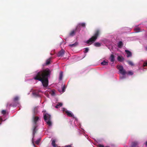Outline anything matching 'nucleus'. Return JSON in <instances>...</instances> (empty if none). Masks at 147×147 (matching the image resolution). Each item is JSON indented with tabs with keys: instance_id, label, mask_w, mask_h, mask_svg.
Wrapping results in <instances>:
<instances>
[{
	"instance_id": "nucleus-1",
	"label": "nucleus",
	"mask_w": 147,
	"mask_h": 147,
	"mask_svg": "<svg viewBox=\"0 0 147 147\" xmlns=\"http://www.w3.org/2000/svg\"><path fill=\"white\" fill-rule=\"evenodd\" d=\"M51 71L48 68L43 69L36 73L34 79L40 81L44 87H47L49 83L48 78L51 74Z\"/></svg>"
},
{
	"instance_id": "nucleus-2",
	"label": "nucleus",
	"mask_w": 147,
	"mask_h": 147,
	"mask_svg": "<svg viewBox=\"0 0 147 147\" xmlns=\"http://www.w3.org/2000/svg\"><path fill=\"white\" fill-rule=\"evenodd\" d=\"M100 33V30H98L96 31L94 35L86 41V43L88 44V45H89L94 43L97 39Z\"/></svg>"
},
{
	"instance_id": "nucleus-3",
	"label": "nucleus",
	"mask_w": 147,
	"mask_h": 147,
	"mask_svg": "<svg viewBox=\"0 0 147 147\" xmlns=\"http://www.w3.org/2000/svg\"><path fill=\"white\" fill-rule=\"evenodd\" d=\"M117 68L119 69L120 72L123 75H125L127 74V75L132 76L134 74V73L131 71H129L127 73L121 65H117Z\"/></svg>"
},
{
	"instance_id": "nucleus-4",
	"label": "nucleus",
	"mask_w": 147,
	"mask_h": 147,
	"mask_svg": "<svg viewBox=\"0 0 147 147\" xmlns=\"http://www.w3.org/2000/svg\"><path fill=\"white\" fill-rule=\"evenodd\" d=\"M33 137H34L35 134L36 133L37 129H36L38 127L37 124V121L39 119V117H33Z\"/></svg>"
},
{
	"instance_id": "nucleus-5",
	"label": "nucleus",
	"mask_w": 147,
	"mask_h": 147,
	"mask_svg": "<svg viewBox=\"0 0 147 147\" xmlns=\"http://www.w3.org/2000/svg\"><path fill=\"white\" fill-rule=\"evenodd\" d=\"M18 100L19 97L17 96H15L13 99V102L14 103V104H9V103H8L7 105V106H9L13 107L16 106L18 104Z\"/></svg>"
},
{
	"instance_id": "nucleus-6",
	"label": "nucleus",
	"mask_w": 147,
	"mask_h": 147,
	"mask_svg": "<svg viewBox=\"0 0 147 147\" xmlns=\"http://www.w3.org/2000/svg\"><path fill=\"white\" fill-rule=\"evenodd\" d=\"M45 112H46L45 111L44 113L43 114L44 120L45 121H46V120H51V115H50L45 113Z\"/></svg>"
},
{
	"instance_id": "nucleus-7",
	"label": "nucleus",
	"mask_w": 147,
	"mask_h": 147,
	"mask_svg": "<svg viewBox=\"0 0 147 147\" xmlns=\"http://www.w3.org/2000/svg\"><path fill=\"white\" fill-rule=\"evenodd\" d=\"M65 52V51H64L63 49H62L58 52L57 54V56L59 57H62L64 55Z\"/></svg>"
},
{
	"instance_id": "nucleus-8",
	"label": "nucleus",
	"mask_w": 147,
	"mask_h": 147,
	"mask_svg": "<svg viewBox=\"0 0 147 147\" xmlns=\"http://www.w3.org/2000/svg\"><path fill=\"white\" fill-rule=\"evenodd\" d=\"M41 91L38 90H34L32 92L33 95L35 96H39V93Z\"/></svg>"
},
{
	"instance_id": "nucleus-9",
	"label": "nucleus",
	"mask_w": 147,
	"mask_h": 147,
	"mask_svg": "<svg viewBox=\"0 0 147 147\" xmlns=\"http://www.w3.org/2000/svg\"><path fill=\"white\" fill-rule=\"evenodd\" d=\"M125 52L127 53V57H131L132 56L131 53L129 50H125Z\"/></svg>"
},
{
	"instance_id": "nucleus-10",
	"label": "nucleus",
	"mask_w": 147,
	"mask_h": 147,
	"mask_svg": "<svg viewBox=\"0 0 147 147\" xmlns=\"http://www.w3.org/2000/svg\"><path fill=\"white\" fill-rule=\"evenodd\" d=\"M65 112L66 113L68 116L70 117H73L74 115L71 113V112H69L67 110L65 111Z\"/></svg>"
},
{
	"instance_id": "nucleus-11",
	"label": "nucleus",
	"mask_w": 147,
	"mask_h": 147,
	"mask_svg": "<svg viewBox=\"0 0 147 147\" xmlns=\"http://www.w3.org/2000/svg\"><path fill=\"white\" fill-rule=\"evenodd\" d=\"M76 32V30H73L71 31L69 33V35L70 36H73L75 34Z\"/></svg>"
},
{
	"instance_id": "nucleus-12",
	"label": "nucleus",
	"mask_w": 147,
	"mask_h": 147,
	"mask_svg": "<svg viewBox=\"0 0 147 147\" xmlns=\"http://www.w3.org/2000/svg\"><path fill=\"white\" fill-rule=\"evenodd\" d=\"M110 59L111 62H113L115 61V56L114 55L112 54L111 55Z\"/></svg>"
},
{
	"instance_id": "nucleus-13",
	"label": "nucleus",
	"mask_w": 147,
	"mask_h": 147,
	"mask_svg": "<svg viewBox=\"0 0 147 147\" xmlns=\"http://www.w3.org/2000/svg\"><path fill=\"white\" fill-rule=\"evenodd\" d=\"M118 60L120 62H122L124 60V58L122 56H118L117 57Z\"/></svg>"
},
{
	"instance_id": "nucleus-14",
	"label": "nucleus",
	"mask_w": 147,
	"mask_h": 147,
	"mask_svg": "<svg viewBox=\"0 0 147 147\" xmlns=\"http://www.w3.org/2000/svg\"><path fill=\"white\" fill-rule=\"evenodd\" d=\"M80 26L83 27H85L86 26L85 24L84 23H80L77 26V28H78V27H80Z\"/></svg>"
},
{
	"instance_id": "nucleus-15",
	"label": "nucleus",
	"mask_w": 147,
	"mask_h": 147,
	"mask_svg": "<svg viewBox=\"0 0 147 147\" xmlns=\"http://www.w3.org/2000/svg\"><path fill=\"white\" fill-rule=\"evenodd\" d=\"M123 45V43L122 41H120L117 44L118 47L119 48H121Z\"/></svg>"
},
{
	"instance_id": "nucleus-16",
	"label": "nucleus",
	"mask_w": 147,
	"mask_h": 147,
	"mask_svg": "<svg viewBox=\"0 0 147 147\" xmlns=\"http://www.w3.org/2000/svg\"><path fill=\"white\" fill-rule=\"evenodd\" d=\"M78 43L77 42H75L74 43L72 44H70L69 45V46L71 47H75L78 45Z\"/></svg>"
},
{
	"instance_id": "nucleus-17",
	"label": "nucleus",
	"mask_w": 147,
	"mask_h": 147,
	"mask_svg": "<svg viewBox=\"0 0 147 147\" xmlns=\"http://www.w3.org/2000/svg\"><path fill=\"white\" fill-rule=\"evenodd\" d=\"M108 61L104 60L101 63V64L103 65H108Z\"/></svg>"
},
{
	"instance_id": "nucleus-18",
	"label": "nucleus",
	"mask_w": 147,
	"mask_h": 147,
	"mask_svg": "<svg viewBox=\"0 0 147 147\" xmlns=\"http://www.w3.org/2000/svg\"><path fill=\"white\" fill-rule=\"evenodd\" d=\"M63 76V73L62 72H61L59 74V80H62Z\"/></svg>"
},
{
	"instance_id": "nucleus-19",
	"label": "nucleus",
	"mask_w": 147,
	"mask_h": 147,
	"mask_svg": "<svg viewBox=\"0 0 147 147\" xmlns=\"http://www.w3.org/2000/svg\"><path fill=\"white\" fill-rule=\"evenodd\" d=\"M47 124L49 126H51L52 125V123L51 121V120H46L45 121Z\"/></svg>"
},
{
	"instance_id": "nucleus-20",
	"label": "nucleus",
	"mask_w": 147,
	"mask_h": 147,
	"mask_svg": "<svg viewBox=\"0 0 147 147\" xmlns=\"http://www.w3.org/2000/svg\"><path fill=\"white\" fill-rule=\"evenodd\" d=\"M62 105V104L61 103H59L55 107L56 108H58L59 107H61Z\"/></svg>"
},
{
	"instance_id": "nucleus-21",
	"label": "nucleus",
	"mask_w": 147,
	"mask_h": 147,
	"mask_svg": "<svg viewBox=\"0 0 147 147\" xmlns=\"http://www.w3.org/2000/svg\"><path fill=\"white\" fill-rule=\"evenodd\" d=\"M55 140H52V145L54 147H56V145L55 143Z\"/></svg>"
},
{
	"instance_id": "nucleus-22",
	"label": "nucleus",
	"mask_w": 147,
	"mask_h": 147,
	"mask_svg": "<svg viewBox=\"0 0 147 147\" xmlns=\"http://www.w3.org/2000/svg\"><path fill=\"white\" fill-rule=\"evenodd\" d=\"M134 30L136 32H138L140 31V29L138 27L134 28Z\"/></svg>"
},
{
	"instance_id": "nucleus-23",
	"label": "nucleus",
	"mask_w": 147,
	"mask_h": 147,
	"mask_svg": "<svg viewBox=\"0 0 147 147\" xmlns=\"http://www.w3.org/2000/svg\"><path fill=\"white\" fill-rule=\"evenodd\" d=\"M94 45L96 47H100L101 46V44L100 43L97 42L94 43Z\"/></svg>"
},
{
	"instance_id": "nucleus-24",
	"label": "nucleus",
	"mask_w": 147,
	"mask_h": 147,
	"mask_svg": "<svg viewBox=\"0 0 147 147\" xmlns=\"http://www.w3.org/2000/svg\"><path fill=\"white\" fill-rule=\"evenodd\" d=\"M50 61H51L50 58H49V59H47L46 61V65H48L50 63Z\"/></svg>"
},
{
	"instance_id": "nucleus-25",
	"label": "nucleus",
	"mask_w": 147,
	"mask_h": 147,
	"mask_svg": "<svg viewBox=\"0 0 147 147\" xmlns=\"http://www.w3.org/2000/svg\"><path fill=\"white\" fill-rule=\"evenodd\" d=\"M127 62L129 65H130L131 66H133L134 65L133 63L131 61H127Z\"/></svg>"
},
{
	"instance_id": "nucleus-26",
	"label": "nucleus",
	"mask_w": 147,
	"mask_h": 147,
	"mask_svg": "<svg viewBox=\"0 0 147 147\" xmlns=\"http://www.w3.org/2000/svg\"><path fill=\"white\" fill-rule=\"evenodd\" d=\"M40 140H41L40 138H39V139H38V140H37L36 141V142H35L36 144H37V145L38 144H39V143H40Z\"/></svg>"
},
{
	"instance_id": "nucleus-27",
	"label": "nucleus",
	"mask_w": 147,
	"mask_h": 147,
	"mask_svg": "<svg viewBox=\"0 0 147 147\" xmlns=\"http://www.w3.org/2000/svg\"><path fill=\"white\" fill-rule=\"evenodd\" d=\"M138 145V143L136 142H134L132 143V146L133 147H134Z\"/></svg>"
},
{
	"instance_id": "nucleus-28",
	"label": "nucleus",
	"mask_w": 147,
	"mask_h": 147,
	"mask_svg": "<svg viewBox=\"0 0 147 147\" xmlns=\"http://www.w3.org/2000/svg\"><path fill=\"white\" fill-rule=\"evenodd\" d=\"M89 51V49L88 48H85V50L84 51V52L85 53H86L88 52Z\"/></svg>"
},
{
	"instance_id": "nucleus-29",
	"label": "nucleus",
	"mask_w": 147,
	"mask_h": 147,
	"mask_svg": "<svg viewBox=\"0 0 147 147\" xmlns=\"http://www.w3.org/2000/svg\"><path fill=\"white\" fill-rule=\"evenodd\" d=\"M1 113L2 114L4 115L6 113V111L5 110H3L2 111Z\"/></svg>"
},
{
	"instance_id": "nucleus-30",
	"label": "nucleus",
	"mask_w": 147,
	"mask_h": 147,
	"mask_svg": "<svg viewBox=\"0 0 147 147\" xmlns=\"http://www.w3.org/2000/svg\"><path fill=\"white\" fill-rule=\"evenodd\" d=\"M65 87L64 86L63 87H62V92H65Z\"/></svg>"
},
{
	"instance_id": "nucleus-31",
	"label": "nucleus",
	"mask_w": 147,
	"mask_h": 147,
	"mask_svg": "<svg viewBox=\"0 0 147 147\" xmlns=\"http://www.w3.org/2000/svg\"><path fill=\"white\" fill-rule=\"evenodd\" d=\"M98 147H104V146L103 145L99 144L98 146Z\"/></svg>"
},
{
	"instance_id": "nucleus-32",
	"label": "nucleus",
	"mask_w": 147,
	"mask_h": 147,
	"mask_svg": "<svg viewBox=\"0 0 147 147\" xmlns=\"http://www.w3.org/2000/svg\"><path fill=\"white\" fill-rule=\"evenodd\" d=\"M147 66V62L146 63H144L143 64V66L146 67Z\"/></svg>"
},
{
	"instance_id": "nucleus-33",
	"label": "nucleus",
	"mask_w": 147,
	"mask_h": 147,
	"mask_svg": "<svg viewBox=\"0 0 147 147\" xmlns=\"http://www.w3.org/2000/svg\"><path fill=\"white\" fill-rule=\"evenodd\" d=\"M3 121V119L2 118L0 117V125H1V122Z\"/></svg>"
},
{
	"instance_id": "nucleus-34",
	"label": "nucleus",
	"mask_w": 147,
	"mask_h": 147,
	"mask_svg": "<svg viewBox=\"0 0 147 147\" xmlns=\"http://www.w3.org/2000/svg\"><path fill=\"white\" fill-rule=\"evenodd\" d=\"M65 147H71V146H70V145H68V146H65Z\"/></svg>"
},
{
	"instance_id": "nucleus-35",
	"label": "nucleus",
	"mask_w": 147,
	"mask_h": 147,
	"mask_svg": "<svg viewBox=\"0 0 147 147\" xmlns=\"http://www.w3.org/2000/svg\"><path fill=\"white\" fill-rule=\"evenodd\" d=\"M52 94L53 95V94H55V93L54 91H52Z\"/></svg>"
},
{
	"instance_id": "nucleus-36",
	"label": "nucleus",
	"mask_w": 147,
	"mask_h": 147,
	"mask_svg": "<svg viewBox=\"0 0 147 147\" xmlns=\"http://www.w3.org/2000/svg\"><path fill=\"white\" fill-rule=\"evenodd\" d=\"M145 48L146 50V51H147V46L146 47H145Z\"/></svg>"
},
{
	"instance_id": "nucleus-37",
	"label": "nucleus",
	"mask_w": 147,
	"mask_h": 147,
	"mask_svg": "<svg viewBox=\"0 0 147 147\" xmlns=\"http://www.w3.org/2000/svg\"><path fill=\"white\" fill-rule=\"evenodd\" d=\"M32 143H33V144L34 145V141H33V140H32Z\"/></svg>"
},
{
	"instance_id": "nucleus-38",
	"label": "nucleus",
	"mask_w": 147,
	"mask_h": 147,
	"mask_svg": "<svg viewBox=\"0 0 147 147\" xmlns=\"http://www.w3.org/2000/svg\"><path fill=\"white\" fill-rule=\"evenodd\" d=\"M145 144L147 146V141L146 142Z\"/></svg>"
},
{
	"instance_id": "nucleus-39",
	"label": "nucleus",
	"mask_w": 147,
	"mask_h": 147,
	"mask_svg": "<svg viewBox=\"0 0 147 147\" xmlns=\"http://www.w3.org/2000/svg\"><path fill=\"white\" fill-rule=\"evenodd\" d=\"M34 112L35 113H36V111H34Z\"/></svg>"
},
{
	"instance_id": "nucleus-40",
	"label": "nucleus",
	"mask_w": 147,
	"mask_h": 147,
	"mask_svg": "<svg viewBox=\"0 0 147 147\" xmlns=\"http://www.w3.org/2000/svg\"><path fill=\"white\" fill-rule=\"evenodd\" d=\"M105 147H109V146H106Z\"/></svg>"
}]
</instances>
